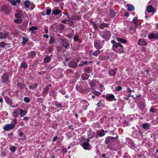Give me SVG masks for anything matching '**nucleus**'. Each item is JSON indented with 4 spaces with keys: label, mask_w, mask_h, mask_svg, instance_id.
<instances>
[{
    "label": "nucleus",
    "mask_w": 158,
    "mask_h": 158,
    "mask_svg": "<svg viewBox=\"0 0 158 158\" xmlns=\"http://www.w3.org/2000/svg\"><path fill=\"white\" fill-rule=\"evenodd\" d=\"M113 47L117 48L119 51V53H123L124 52V51L123 50V45L119 43H116L114 45H113Z\"/></svg>",
    "instance_id": "1"
},
{
    "label": "nucleus",
    "mask_w": 158,
    "mask_h": 158,
    "mask_svg": "<svg viewBox=\"0 0 158 158\" xmlns=\"http://www.w3.org/2000/svg\"><path fill=\"white\" fill-rule=\"evenodd\" d=\"M15 126V125L7 124L4 126L3 129L6 131H8L14 128Z\"/></svg>",
    "instance_id": "2"
},
{
    "label": "nucleus",
    "mask_w": 158,
    "mask_h": 158,
    "mask_svg": "<svg viewBox=\"0 0 158 158\" xmlns=\"http://www.w3.org/2000/svg\"><path fill=\"white\" fill-rule=\"evenodd\" d=\"M1 10L2 12L6 14H9L10 12V8L7 6H6L2 7Z\"/></svg>",
    "instance_id": "3"
},
{
    "label": "nucleus",
    "mask_w": 158,
    "mask_h": 158,
    "mask_svg": "<svg viewBox=\"0 0 158 158\" xmlns=\"http://www.w3.org/2000/svg\"><path fill=\"white\" fill-rule=\"evenodd\" d=\"M115 139L112 137H107L105 140V143L107 144L111 143L113 142Z\"/></svg>",
    "instance_id": "4"
},
{
    "label": "nucleus",
    "mask_w": 158,
    "mask_h": 158,
    "mask_svg": "<svg viewBox=\"0 0 158 158\" xmlns=\"http://www.w3.org/2000/svg\"><path fill=\"white\" fill-rule=\"evenodd\" d=\"M137 44L139 45L146 46L148 44V43L144 39H140L139 40Z\"/></svg>",
    "instance_id": "5"
},
{
    "label": "nucleus",
    "mask_w": 158,
    "mask_h": 158,
    "mask_svg": "<svg viewBox=\"0 0 158 158\" xmlns=\"http://www.w3.org/2000/svg\"><path fill=\"white\" fill-rule=\"evenodd\" d=\"M9 75L7 74H3L2 76V81L4 83H6L8 81Z\"/></svg>",
    "instance_id": "6"
},
{
    "label": "nucleus",
    "mask_w": 158,
    "mask_h": 158,
    "mask_svg": "<svg viewBox=\"0 0 158 158\" xmlns=\"http://www.w3.org/2000/svg\"><path fill=\"white\" fill-rule=\"evenodd\" d=\"M5 100L6 102L8 104L10 105V106L13 107H16L18 106V105H16V106H13L12 105V101L8 97L6 96L5 97Z\"/></svg>",
    "instance_id": "7"
},
{
    "label": "nucleus",
    "mask_w": 158,
    "mask_h": 158,
    "mask_svg": "<svg viewBox=\"0 0 158 158\" xmlns=\"http://www.w3.org/2000/svg\"><path fill=\"white\" fill-rule=\"evenodd\" d=\"M147 11L148 13H154L155 12L154 9L151 5L147 7Z\"/></svg>",
    "instance_id": "8"
},
{
    "label": "nucleus",
    "mask_w": 158,
    "mask_h": 158,
    "mask_svg": "<svg viewBox=\"0 0 158 158\" xmlns=\"http://www.w3.org/2000/svg\"><path fill=\"white\" fill-rule=\"evenodd\" d=\"M149 39H158V32L155 33H151L149 36Z\"/></svg>",
    "instance_id": "9"
},
{
    "label": "nucleus",
    "mask_w": 158,
    "mask_h": 158,
    "mask_svg": "<svg viewBox=\"0 0 158 158\" xmlns=\"http://www.w3.org/2000/svg\"><path fill=\"white\" fill-rule=\"evenodd\" d=\"M111 34L110 32L108 31H106L105 34L102 35V37L106 39H109L110 37Z\"/></svg>",
    "instance_id": "10"
},
{
    "label": "nucleus",
    "mask_w": 158,
    "mask_h": 158,
    "mask_svg": "<svg viewBox=\"0 0 158 158\" xmlns=\"http://www.w3.org/2000/svg\"><path fill=\"white\" fill-rule=\"evenodd\" d=\"M137 18H135L133 19V21L131 23L132 25H133V24H135V28H134V31L135 32V31L136 28L138 26V25L137 24Z\"/></svg>",
    "instance_id": "11"
},
{
    "label": "nucleus",
    "mask_w": 158,
    "mask_h": 158,
    "mask_svg": "<svg viewBox=\"0 0 158 158\" xmlns=\"http://www.w3.org/2000/svg\"><path fill=\"white\" fill-rule=\"evenodd\" d=\"M10 2L14 6L16 5L17 3L19 4L20 2V0H9Z\"/></svg>",
    "instance_id": "12"
},
{
    "label": "nucleus",
    "mask_w": 158,
    "mask_h": 158,
    "mask_svg": "<svg viewBox=\"0 0 158 158\" xmlns=\"http://www.w3.org/2000/svg\"><path fill=\"white\" fill-rule=\"evenodd\" d=\"M20 108L14 110L13 112V116L15 118L17 117L19 112Z\"/></svg>",
    "instance_id": "13"
},
{
    "label": "nucleus",
    "mask_w": 158,
    "mask_h": 158,
    "mask_svg": "<svg viewBox=\"0 0 158 158\" xmlns=\"http://www.w3.org/2000/svg\"><path fill=\"white\" fill-rule=\"evenodd\" d=\"M8 36V33H3L0 32V38L1 39H5Z\"/></svg>",
    "instance_id": "14"
},
{
    "label": "nucleus",
    "mask_w": 158,
    "mask_h": 158,
    "mask_svg": "<svg viewBox=\"0 0 158 158\" xmlns=\"http://www.w3.org/2000/svg\"><path fill=\"white\" fill-rule=\"evenodd\" d=\"M37 29L38 27H37L33 26L29 29V31H31V33L34 34L35 33V31Z\"/></svg>",
    "instance_id": "15"
},
{
    "label": "nucleus",
    "mask_w": 158,
    "mask_h": 158,
    "mask_svg": "<svg viewBox=\"0 0 158 158\" xmlns=\"http://www.w3.org/2000/svg\"><path fill=\"white\" fill-rule=\"evenodd\" d=\"M61 12L60 10L57 9H54L52 10V12L55 15H56L61 13Z\"/></svg>",
    "instance_id": "16"
},
{
    "label": "nucleus",
    "mask_w": 158,
    "mask_h": 158,
    "mask_svg": "<svg viewBox=\"0 0 158 158\" xmlns=\"http://www.w3.org/2000/svg\"><path fill=\"white\" fill-rule=\"evenodd\" d=\"M116 69H111L109 71V74L110 76H114L115 74Z\"/></svg>",
    "instance_id": "17"
},
{
    "label": "nucleus",
    "mask_w": 158,
    "mask_h": 158,
    "mask_svg": "<svg viewBox=\"0 0 158 158\" xmlns=\"http://www.w3.org/2000/svg\"><path fill=\"white\" fill-rule=\"evenodd\" d=\"M117 39L118 41L122 43L125 44L127 42V41L125 39H123L122 38L118 37L117 38Z\"/></svg>",
    "instance_id": "18"
},
{
    "label": "nucleus",
    "mask_w": 158,
    "mask_h": 158,
    "mask_svg": "<svg viewBox=\"0 0 158 158\" xmlns=\"http://www.w3.org/2000/svg\"><path fill=\"white\" fill-rule=\"evenodd\" d=\"M90 85L92 88L96 86V82L95 81H92L90 82Z\"/></svg>",
    "instance_id": "19"
},
{
    "label": "nucleus",
    "mask_w": 158,
    "mask_h": 158,
    "mask_svg": "<svg viewBox=\"0 0 158 158\" xmlns=\"http://www.w3.org/2000/svg\"><path fill=\"white\" fill-rule=\"evenodd\" d=\"M69 65L70 67L73 68H76L77 66V64H75L73 62H70L69 64Z\"/></svg>",
    "instance_id": "20"
},
{
    "label": "nucleus",
    "mask_w": 158,
    "mask_h": 158,
    "mask_svg": "<svg viewBox=\"0 0 158 158\" xmlns=\"http://www.w3.org/2000/svg\"><path fill=\"white\" fill-rule=\"evenodd\" d=\"M89 144L88 142H84L83 144V147L85 150L88 149Z\"/></svg>",
    "instance_id": "21"
},
{
    "label": "nucleus",
    "mask_w": 158,
    "mask_h": 158,
    "mask_svg": "<svg viewBox=\"0 0 158 158\" xmlns=\"http://www.w3.org/2000/svg\"><path fill=\"white\" fill-rule=\"evenodd\" d=\"M50 60V57L48 55H46L44 59V62L45 63H47L49 62Z\"/></svg>",
    "instance_id": "22"
},
{
    "label": "nucleus",
    "mask_w": 158,
    "mask_h": 158,
    "mask_svg": "<svg viewBox=\"0 0 158 158\" xmlns=\"http://www.w3.org/2000/svg\"><path fill=\"white\" fill-rule=\"evenodd\" d=\"M127 6L128 7L127 10L128 11H131L134 9V6L132 5L127 4Z\"/></svg>",
    "instance_id": "23"
},
{
    "label": "nucleus",
    "mask_w": 158,
    "mask_h": 158,
    "mask_svg": "<svg viewBox=\"0 0 158 158\" xmlns=\"http://www.w3.org/2000/svg\"><path fill=\"white\" fill-rule=\"evenodd\" d=\"M108 25L107 24L103 23L99 26V27L101 29H103L105 27H108Z\"/></svg>",
    "instance_id": "24"
},
{
    "label": "nucleus",
    "mask_w": 158,
    "mask_h": 158,
    "mask_svg": "<svg viewBox=\"0 0 158 158\" xmlns=\"http://www.w3.org/2000/svg\"><path fill=\"white\" fill-rule=\"evenodd\" d=\"M19 111H20V113H19V114L20 115L21 117L23 116H24L25 114H26L27 111L23 110H22L20 109Z\"/></svg>",
    "instance_id": "25"
},
{
    "label": "nucleus",
    "mask_w": 158,
    "mask_h": 158,
    "mask_svg": "<svg viewBox=\"0 0 158 158\" xmlns=\"http://www.w3.org/2000/svg\"><path fill=\"white\" fill-rule=\"evenodd\" d=\"M101 52L100 50H96L94 51L92 54V55L95 56H97Z\"/></svg>",
    "instance_id": "26"
},
{
    "label": "nucleus",
    "mask_w": 158,
    "mask_h": 158,
    "mask_svg": "<svg viewBox=\"0 0 158 158\" xmlns=\"http://www.w3.org/2000/svg\"><path fill=\"white\" fill-rule=\"evenodd\" d=\"M94 47L97 49H100L101 48V45L98 42H96L94 43Z\"/></svg>",
    "instance_id": "27"
},
{
    "label": "nucleus",
    "mask_w": 158,
    "mask_h": 158,
    "mask_svg": "<svg viewBox=\"0 0 158 158\" xmlns=\"http://www.w3.org/2000/svg\"><path fill=\"white\" fill-rule=\"evenodd\" d=\"M22 19L21 18H17L14 20V22L17 23H20L22 22Z\"/></svg>",
    "instance_id": "28"
},
{
    "label": "nucleus",
    "mask_w": 158,
    "mask_h": 158,
    "mask_svg": "<svg viewBox=\"0 0 158 158\" xmlns=\"http://www.w3.org/2000/svg\"><path fill=\"white\" fill-rule=\"evenodd\" d=\"M62 45L65 48H68V47L69 45V44L67 42H64Z\"/></svg>",
    "instance_id": "29"
},
{
    "label": "nucleus",
    "mask_w": 158,
    "mask_h": 158,
    "mask_svg": "<svg viewBox=\"0 0 158 158\" xmlns=\"http://www.w3.org/2000/svg\"><path fill=\"white\" fill-rule=\"evenodd\" d=\"M142 127L143 128L145 129H148L149 127L148 123L143 124L142 125Z\"/></svg>",
    "instance_id": "30"
},
{
    "label": "nucleus",
    "mask_w": 158,
    "mask_h": 158,
    "mask_svg": "<svg viewBox=\"0 0 158 158\" xmlns=\"http://www.w3.org/2000/svg\"><path fill=\"white\" fill-rule=\"evenodd\" d=\"M55 39L52 36L50 37V39L49 41V43L50 44H53L55 42Z\"/></svg>",
    "instance_id": "31"
},
{
    "label": "nucleus",
    "mask_w": 158,
    "mask_h": 158,
    "mask_svg": "<svg viewBox=\"0 0 158 158\" xmlns=\"http://www.w3.org/2000/svg\"><path fill=\"white\" fill-rule=\"evenodd\" d=\"M21 67L24 69H26L27 67V64L25 62L22 63L21 65Z\"/></svg>",
    "instance_id": "32"
},
{
    "label": "nucleus",
    "mask_w": 158,
    "mask_h": 158,
    "mask_svg": "<svg viewBox=\"0 0 158 158\" xmlns=\"http://www.w3.org/2000/svg\"><path fill=\"white\" fill-rule=\"evenodd\" d=\"M22 39L23 40V41L22 42V44H25V43L28 41L27 39L24 37H23Z\"/></svg>",
    "instance_id": "33"
},
{
    "label": "nucleus",
    "mask_w": 158,
    "mask_h": 158,
    "mask_svg": "<svg viewBox=\"0 0 158 158\" xmlns=\"http://www.w3.org/2000/svg\"><path fill=\"white\" fill-rule=\"evenodd\" d=\"M110 15L111 17H113L115 15V14L114 11L112 10L110 11Z\"/></svg>",
    "instance_id": "34"
},
{
    "label": "nucleus",
    "mask_w": 158,
    "mask_h": 158,
    "mask_svg": "<svg viewBox=\"0 0 158 158\" xmlns=\"http://www.w3.org/2000/svg\"><path fill=\"white\" fill-rule=\"evenodd\" d=\"M25 6L27 8H28L29 6L30 2L28 1H26L25 2Z\"/></svg>",
    "instance_id": "35"
},
{
    "label": "nucleus",
    "mask_w": 158,
    "mask_h": 158,
    "mask_svg": "<svg viewBox=\"0 0 158 158\" xmlns=\"http://www.w3.org/2000/svg\"><path fill=\"white\" fill-rule=\"evenodd\" d=\"M35 55V53L33 52L32 51L30 52L29 54V56L30 57H34Z\"/></svg>",
    "instance_id": "36"
},
{
    "label": "nucleus",
    "mask_w": 158,
    "mask_h": 158,
    "mask_svg": "<svg viewBox=\"0 0 158 158\" xmlns=\"http://www.w3.org/2000/svg\"><path fill=\"white\" fill-rule=\"evenodd\" d=\"M7 45V44L3 42H2L0 43V45L2 48L5 47L6 45Z\"/></svg>",
    "instance_id": "37"
},
{
    "label": "nucleus",
    "mask_w": 158,
    "mask_h": 158,
    "mask_svg": "<svg viewBox=\"0 0 158 158\" xmlns=\"http://www.w3.org/2000/svg\"><path fill=\"white\" fill-rule=\"evenodd\" d=\"M16 149V148L14 146L11 147L10 148V150L12 152H15Z\"/></svg>",
    "instance_id": "38"
},
{
    "label": "nucleus",
    "mask_w": 158,
    "mask_h": 158,
    "mask_svg": "<svg viewBox=\"0 0 158 158\" xmlns=\"http://www.w3.org/2000/svg\"><path fill=\"white\" fill-rule=\"evenodd\" d=\"M37 84H35L33 85L30 86V88L31 89H35L37 87Z\"/></svg>",
    "instance_id": "39"
},
{
    "label": "nucleus",
    "mask_w": 158,
    "mask_h": 158,
    "mask_svg": "<svg viewBox=\"0 0 158 158\" xmlns=\"http://www.w3.org/2000/svg\"><path fill=\"white\" fill-rule=\"evenodd\" d=\"M92 69L89 68H87L85 69V71L86 72L91 73Z\"/></svg>",
    "instance_id": "40"
},
{
    "label": "nucleus",
    "mask_w": 158,
    "mask_h": 158,
    "mask_svg": "<svg viewBox=\"0 0 158 158\" xmlns=\"http://www.w3.org/2000/svg\"><path fill=\"white\" fill-rule=\"evenodd\" d=\"M97 105L98 107H102L103 106V104L102 102L101 101H100L97 104Z\"/></svg>",
    "instance_id": "41"
},
{
    "label": "nucleus",
    "mask_w": 158,
    "mask_h": 158,
    "mask_svg": "<svg viewBox=\"0 0 158 158\" xmlns=\"http://www.w3.org/2000/svg\"><path fill=\"white\" fill-rule=\"evenodd\" d=\"M17 82H19L18 83L19 84V85L22 84L23 81L21 78H19V80H17Z\"/></svg>",
    "instance_id": "42"
},
{
    "label": "nucleus",
    "mask_w": 158,
    "mask_h": 158,
    "mask_svg": "<svg viewBox=\"0 0 158 158\" xmlns=\"http://www.w3.org/2000/svg\"><path fill=\"white\" fill-rule=\"evenodd\" d=\"M105 132L104 130H102L100 132V134H99V136H103L104 135Z\"/></svg>",
    "instance_id": "43"
},
{
    "label": "nucleus",
    "mask_w": 158,
    "mask_h": 158,
    "mask_svg": "<svg viewBox=\"0 0 158 158\" xmlns=\"http://www.w3.org/2000/svg\"><path fill=\"white\" fill-rule=\"evenodd\" d=\"M51 12V9H48L46 10V14L48 15H49L50 14Z\"/></svg>",
    "instance_id": "44"
},
{
    "label": "nucleus",
    "mask_w": 158,
    "mask_h": 158,
    "mask_svg": "<svg viewBox=\"0 0 158 158\" xmlns=\"http://www.w3.org/2000/svg\"><path fill=\"white\" fill-rule=\"evenodd\" d=\"M24 101L27 102H30V99L27 97H25L24 98Z\"/></svg>",
    "instance_id": "45"
},
{
    "label": "nucleus",
    "mask_w": 158,
    "mask_h": 158,
    "mask_svg": "<svg viewBox=\"0 0 158 158\" xmlns=\"http://www.w3.org/2000/svg\"><path fill=\"white\" fill-rule=\"evenodd\" d=\"M114 98V96L113 95H112L111 96H109L108 97V99L110 100L112 99H113Z\"/></svg>",
    "instance_id": "46"
},
{
    "label": "nucleus",
    "mask_w": 158,
    "mask_h": 158,
    "mask_svg": "<svg viewBox=\"0 0 158 158\" xmlns=\"http://www.w3.org/2000/svg\"><path fill=\"white\" fill-rule=\"evenodd\" d=\"M15 16L16 18H21V15H20L19 14H16L15 15Z\"/></svg>",
    "instance_id": "47"
},
{
    "label": "nucleus",
    "mask_w": 158,
    "mask_h": 158,
    "mask_svg": "<svg viewBox=\"0 0 158 158\" xmlns=\"http://www.w3.org/2000/svg\"><path fill=\"white\" fill-rule=\"evenodd\" d=\"M13 122L14 123V125H16L17 124V119L15 118V119H13Z\"/></svg>",
    "instance_id": "48"
},
{
    "label": "nucleus",
    "mask_w": 158,
    "mask_h": 158,
    "mask_svg": "<svg viewBox=\"0 0 158 158\" xmlns=\"http://www.w3.org/2000/svg\"><path fill=\"white\" fill-rule=\"evenodd\" d=\"M116 90L117 91H119L122 89V88L121 86H119L116 88Z\"/></svg>",
    "instance_id": "49"
},
{
    "label": "nucleus",
    "mask_w": 158,
    "mask_h": 158,
    "mask_svg": "<svg viewBox=\"0 0 158 158\" xmlns=\"http://www.w3.org/2000/svg\"><path fill=\"white\" fill-rule=\"evenodd\" d=\"M49 91V89L47 88H45L44 89V92L47 94Z\"/></svg>",
    "instance_id": "50"
},
{
    "label": "nucleus",
    "mask_w": 158,
    "mask_h": 158,
    "mask_svg": "<svg viewBox=\"0 0 158 158\" xmlns=\"http://www.w3.org/2000/svg\"><path fill=\"white\" fill-rule=\"evenodd\" d=\"M74 39L75 41H77L78 40V37L76 35L74 36Z\"/></svg>",
    "instance_id": "51"
},
{
    "label": "nucleus",
    "mask_w": 158,
    "mask_h": 158,
    "mask_svg": "<svg viewBox=\"0 0 158 158\" xmlns=\"http://www.w3.org/2000/svg\"><path fill=\"white\" fill-rule=\"evenodd\" d=\"M94 94H96V95H98L100 94V93L99 92H97L96 91H94Z\"/></svg>",
    "instance_id": "52"
},
{
    "label": "nucleus",
    "mask_w": 158,
    "mask_h": 158,
    "mask_svg": "<svg viewBox=\"0 0 158 158\" xmlns=\"http://www.w3.org/2000/svg\"><path fill=\"white\" fill-rule=\"evenodd\" d=\"M23 134V133L21 131H20L19 133V135L20 137H22Z\"/></svg>",
    "instance_id": "53"
},
{
    "label": "nucleus",
    "mask_w": 158,
    "mask_h": 158,
    "mask_svg": "<svg viewBox=\"0 0 158 158\" xmlns=\"http://www.w3.org/2000/svg\"><path fill=\"white\" fill-rule=\"evenodd\" d=\"M56 106L58 108H61L62 106V105L60 104H57L56 105Z\"/></svg>",
    "instance_id": "54"
},
{
    "label": "nucleus",
    "mask_w": 158,
    "mask_h": 158,
    "mask_svg": "<svg viewBox=\"0 0 158 158\" xmlns=\"http://www.w3.org/2000/svg\"><path fill=\"white\" fill-rule=\"evenodd\" d=\"M57 139V137L56 136L53 138L52 141L53 142H55L56 140Z\"/></svg>",
    "instance_id": "55"
},
{
    "label": "nucleus",
    "mask_w": 158,
    "mask_h": 158,
    "mask_svg": "<svg viewBox=\"0 0 158 158\" xmlns=\"http://www.w3.org/2000/svg\"><path fill=\"white\" fill-rule=\"evenodd\" d=\"M127 92L129 93H131V90L129 88H127Z\"/></svg>",
    "instance_id": "56"
},
{
    "label": "nucleus",
    "mask_w": 158,
    "mask_h": 158,
    "mask_svg": "<svg viewBox=\"0 0 158 158\" xmlns=\"http://www.w3.org/2000/svg\"><path fill=\"white\" fill-rule=\"evenodd\" d=\"M150 111L152 113H154V109L153 108H151L150 109Z\"/></svg>",
    "instance_id": "57"
},
{
    "label": "nucleus",
    "mask_w": 158,
    "mask_h": 158,
    "mask_svg": "<svg viewBox=\"0 0 158 158\" xmlns=\"http://www.w3.org/2000/svg\"><path fill=\"white\" fill-rule=\"evenodd\" d=\"M43 37L46 38H48L49 36L48 35L45 34L43 35Z\"/></svg>",
    "instance_id": "58"
},
{
    "label": "nucleus",
    "mask_w": 158,
    "mask_h": 158,
    "mask_svg": "<svg viewBox=\"0 0 158 158\" xmlns=\"http://www.w3.org/2000/svg\"><path fill=\"white\" fill-rule=\"evenodd\" d=\"M29 119V118L28 117H24V120L25 121H27Z\"/></svg>",
    "instance_id": "59"
},
{
    "label": "nucleus",
    "mask_w": 158,
    "mask_h": 158,
    "mask_svg": "<svg viewBox=\"0 0 158 158\" xmlns=\"http://www.w3.org/2000/svg\"><path fill=\"white\" fill-rule=\"evenodd\" d=\"M62 151L64 153H66L67 152V150L66 148H63L62 150Z\"/></svg>",
    "instance_id": "60"
},
{
    "label": "nucleus",
    "mask_w": 158,
    "mask_h": 158,
    "mask_svg": "<svg viewBox=\"0 0 158 158\" xmlns=\"http://www.w3.org/2000/svg\"><path fill=\"white\" fill-rule=\"evenodd\" d=\"M24 125V123H23V122H21L20 123V126H23Z\"/></svg>",
    "instance_id": "61"
},
{
    "label": "nucleus",
    "mask_w": 158,
    "mask_h": 158,
    "mask_svg": "<svg viewBox=\"0 0 158 158\" xmlns=\"http://www.w3.org/2000/svg\"><path fill=\"white\" fill-rule=\"evenodd\" d=\"M88 63V62H87V61H85L83 63H82V64H83V65H84V64H87Z\"/></svg>",
    "instance_id": "62"
},
{
    "label": "nucleus",
    "mask_w": 158,
    "mask_h": 158,
    "mask_svg": "<svg viewBox=\"0 0 158 158\" xmlns=\"http://www.w3.org/2000/svg\"><path fill=\"white\" fill-rule=\"evenodd\" d=\"M72 35H68V37L69 38H71L72 37Z\"/></svg>",
    "instance_id": "63"
},
{
    "label": "nucleus",
    "mask_w": 158,
    "mask_h": 158,
    "mask_svg": "<svg viewBox=\"0 0 158 158\" xmlns=\"http://www.w3.org/2000/svg\"><path fill=\"white\" fill-rule=\"evenodd\" d=\"M111 42L113 44H114L115 43V41L114 40H112L111 41Z\"/></svg>",
    "instance_id": "64"
}]
</instances>
